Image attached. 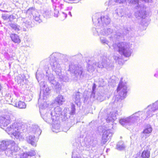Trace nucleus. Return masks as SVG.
<instances>
[{"label":"nucleus","instance_id":"nucleus-47","mask_svg":"<svg viewBox=\"0 0 158 158\" xmlns=\"http://www.w3.org/2000/svg\"><path fill=\"white\" fill-rule=\"evenodd\" d=\"M56 126H57V129H59V128H60V127L59 125L58 124H56Z\"/></svg>","mask_w":158,"mask_h":158},{"label":"nucleus","instance_id":"nucleus-4","mask_svg":"<svg viewBox=\"0 0 158 158\" xmlns=\"http://www.w3.org/2000/svg\"><path fill=\"white\" fill-rule=\"evenodd\" d=\"M69 70L71 73V78H69L67 76L61 74V72L59 74H56L58 78L61 81L69 82L72 80L76 81L80 79L83 77V68L73 63H71L69 65Z\"/></svg>","mask_w":158,"mask_h":158},{"label":"nucleus","instance_id":"nucleus-41","mask_svg":"<svg viewBox=\"0 0 158 158\" xmlns=\"http://www.w3.org/2000/svg\"><path fill=\"white\" fill-rule=\"evenodd\" d=\"M114 2L119 3H123L126 1V0H113Z\"/></svg>","mask_w":158,"mask_h":158},{"label":"nucleus","instance_id":"nucleus-1","mask_svg":"<svg viewBox=\"0 0 158 158\" xmlns=\"http://www.w3.org/2000/svg\"><path fill=\"white\" fill-rule=\"evenodd\" d=\"M146 113L144 114L142 111H139L127 118H121L119 119V123L123 126L127 128L128 126H135L138 123V120H140L139 116L142 115L141 120L148 119L154 115L155 113L158 110V100L152 104L148 105L146 109Z\"/></svg>","mask_w":158,"mask_h":158},{"label":"nucleus","instance_id":"nucleus-23","mask_svg":"<svg viewBox=\"0 0 158 158\" xmlns=\"http://www.w3.org/2000/svg\"><path fill=\"white\" fill-rule=\"evenodd\" d=\"M68 110V109H64L63 111L62 112L60 118L62 122L68 121L69 119L70 115L67 113V111Z\"/></svg>","mask_w":158,"mask_h":158},{"label":"nucleus","instance_id":"nucleus-43","mask_svg":"<svg viewBox=\"0 0 158 158\" xmlns=\"http://www.w3.org/2000/svg\"><path fill=\"white\" fill-rule=\"evenodd\" d=\"M113 57L116 60H117L119 58V57L117 56H114Z\"/></svg>","mask_w":158,"mask_h":158},{"label":"nucleus","instance_id":"nucleus-15","mask_svg":"<svg viewBox=\"0 0 158 158\" xmlns=\"http://www.w3.org/2000/svg\"><path fill=\"white\" fill-rule=\"evenodd\" d=\"M97 85L95 83H94L92 87V91L91 94L90 95V98H93L97 99L100 102L103 101L105 98L104 96V94L102 93H98L95 94V90L96 89Z\"/></svg>","mask_w":158,"mask_h":158},{"label":"nucleus","instance_id":"nucleus-44","mask_svg":"<svg viewBox=\"0 0 158 158\" xmlns=\"http://www.w3.org/2000/svg\"><path fill=\"white\" fill-rule=\"evenodd\" d=\"M64 6V5L63 4H60V7L61 9L63 8V6Z\"/></svg>","mask_w":158,"mask_h":158},{"label":"nucleus","instance_id":"nucleus-7","mask_svg":"<svg viewBox=\"0 0 158 158\" xmlns=\"http://www.w3.org/2000/svg\"><path fill=\"white\" fill-rule=\"evenodd\" d=\"M36 77L38 81L39 80L41 79L42 77L43 78H44L45 77H47L48 82L54 88V90L57 93H59L61 89V85L58 82L55 80L53 74L51 73L49 67L46 68L44 73H37Z\"/></svg>","mask_w":158,"mask_h":158},{"label":"nucleus","instance_id":"nucleus-34","mask_svg":"<svg viewBox=\"0 0 158 158\" xmlns=\"http://www.w3.org/2000/svg\"><path fill=\"white\" fill-rule=\"evenodd\" d=\"M9 26L12 28L16 32L19 33V32L20 30V27L17 24L10 23Z\"/></svg>","mask_w":158,"mask_h":158},{"label":"nucleus","instance_id":"nucleus-30","mask_svg":"<svg viewBox=\"0 0 158 158\" xmlns=\"http://www.w3.org/2000/svg\"><path fill=\"white\" fill-rule=\"evenodd\" d=\"M65 99L64 97L61 95H59L55 99L56 102L59 105H62L65 102Z\"/></svg>","mask_w":158,"mask_h":158},{"label":"nucleus","instance_id":"nucleus-35","mask_svg":"<svg viewBox=\"0 0 158 158\" xmlns=\"http://www.w3.org/2000/svg\"><path fill=\"white\" fill-rule=\"evenodd\" d=\"M33 24L30 19L27 20L23 23L22 26L23 27H25L27 28H30L32 27L33 26Z\"/></svg>","mask_w":158,"mask_h":158},{"label":"nucleus","instance_id":"nucleus-31","mask_svg":"<svg viewBox=\"0 0 158 158\" xmlns=\"http://www.w3.org/2000/svg\"><path fill=\"white\" fill-rule=\"evenodd\" d=\"M152 129L151 126L149 124H147L145 125V129L142 131L144 134H148L150 133L152 131Z\"/></svg>","mask_w":158,"mask_h":158},{"label":"nucleus","instance_id":"nucleus-20","mask_svg":"<svg viewBox=\"0 0 158 158\" xmlns=\"http://www.w3.org/2000/svg\"><path fill=\"white\" fill-rule=\"evenodd\" d=\"M41 116L44 120L48 123H50L51 121H52V115L50 112H47V111H44L42 113H40Z\"/></svg>","mask_w":158,"mask_h":158},{"label":"nucleus","instance_id":"nucleus-49","mask_svg":"<svg viewBox=\"0 0 158 158\" xmlns=\"http://www.w3.org/2000/svg\"><path fill=\"white\" fill-rule=\"evenodd\" d=\"M1 89H2V87H1V85H0V90H1Z\"/></svg>","mask_w":158,"mask_h":158},{"label":"nucleus","instance_id":"nucleus-24","mask_svg":"<svg viewBox=\"0 0 158 158\" xmlns=\"http://www.w3.org/2000/svg\"><path fill=\"white\" fill-rule=\"evenodd\" d=\"M10 37L11 40L15 43L19 44L21 42V40L19 36L15 33H11Z\"/></svg>","mask_w":158,"mask_h":158},{"label":"nucleus","instance_id":"nucleus-32","mask_svg":"<svg viewBox=\"0 0 158 158\" xmlns=\"http://www.w3.org/2000/svg\"><path fill=\"white\" fill-rule=\"evenodd\" d=\"M150 156V152L147 149L142 152L139 158H149Z\"/></svg>","mask_w":158,"mask_h":158},{"label":"nucleus","instance_id":"nucleus-37","mask_svg":"<svg viewBox=\"0 0 158 158\" xmlns=\"http://www.w3.org/2000/svg\"><path fill=\"white\" fill-rule=\"evenodd\" d=\"M122 10L119 8L116 9L114 13L116 14L117 15L121 16L122 15Z\"/></svg>","mask_w":158,"mask_h":158},{"label":"nucleus","instance_id":"nucleus-10","mask_svg":"<svg viewBox=\"0 0 158 158\" xmlns=\"http://www.w3.org/2000/svg\"><path fill=\"white\" fill-rule=\"evenodd\" d=\"M128 90L126 81L125 80L123 81V78L122 77L116 89V92L118 93V95L114 97L113 98V99L114 100V103H116L117 102H119L120 99L122 100L125 98Z\"/></svg>","mask_w":158,"mask_h":158},{"label":"nucleus","instance_id":"nucleus-45","mask_svg":"<svg viewBox=\"0 0 158 158\" xmlns=\"http://www.w3.org/2000/svg\"><path fill=\"white\" fill-rule=\"evenodd\" d=\"M154 76L156 77H158V73L155 74Z\"/></svg>","mask_w":158,"mask_h":158},{"label":"nucleus","instance_id":"nucleus-28","mask_svg":"<svg viewBox=\"0 0 158 158\" xmlns=\"http://www.w3.org/2000/svg\"><path fill=\"white\" fill-rule=\"evenodd\" d=\"M48 104L46 102H44L43 104H41L39 106L40 113L43 114L44 111H48Z\"/></svg>","mask_w":158,"mask_h":158},{"label":"nucleus","instance_id":"nucleus-2","mask_svg":"<svg viewBox=\"0 0 158 158\" xmlns=\"http://www.w3.org/2000/svg\"><path fill=\"white\" fill-rule=\"evenodd\" d=\"M102 29V31L100 32L101 35L107 36L111 35L109 39L113 43L116 42L120 40H124V37L127 34L129 35L131 31V29L126 26L123 27V30L119 28L115 32H114L113 30L110 28L105 29L104 27L103 29Z\"/></svg>","mask_w":158,"mask_h":158},{"label":"nucleus","instance_id":"nucleus-13","mask_svg":"<svg viewBox=\"0 0 158 158\" xmlns=\"http://www.w3.org/2000/svg\"><path fill=\"white\" fill-rule=\"evenodd\" d=\"M150 0H130V2L132 3H134L136 6L135 7L136 9L140 8V10L138 12L139 17L143 19H145L146 17V12L144 10V3L145 2H148Z\"/></svg>","mask_w":158,"mask_h":158},{"label":"nucleus","instance_id":"nucleus-12","mask_svg":"<svg viewBox=\"0 0 158 158\" xmlns=\"http://www.w3.org/2000/svg\"><path fill=\"white\" fill-rule=\"evenodd\" d=\"M95 15L96 16H100L96 19L95 16H93L92 19L94 23L96 25V23H97V25L100 26L102 29L110 22L111 20L107 15L101 16L99 13L96 14Z\"/></svg>","mask_w":158,"mask_h":158},{"label":"nucleus","instance_id":"nucleus-40","mask_svg":"<svg viewBox=\"0 0 158 158\" xmlns=\"http://www.w3.org/2000/svg\"><path fill=\"white\" fill-rule=\"evenodd\" d=\"M59 14V11L56 9V8L54 9V16L56 17H58V16Z\"/></svg>","mask_w":158,"mask_h":158},{"label":"nucleus","instance_id":"nucleus-3","mask_svg":"<svg viewBox=\"0 0 158 158\" xmlns=\"http://www.w3.org/2000/svg\"><path fill=\"white\" fill-rule=\"evenodd\" d=\"M102 43L104 45H108L110 48L112 46L115 51H118L121 55L125 57H129L131 54V49L129 45L125 42H120L117 44L113 43L112 41H108L106 38L103 37L100 38Z\"/></svg>","mask_w":158,"mask_h":158},{"label":"nucleus","instance_id":"nucleus-11","mask_svg":"<svg viewBox=\"0 0 158 158\" xmlns=\"http://www.w3.org/2000/svg\"><path fill=\"white\" fill-rule=\"evenodd\" d=\"M23 128V125L22 123H16L7 127L6 131L8 134L13 135L17 139H20L22 136L21 131L24 130Z\"/></svg>","mask_w":158,"mask_h":158},{"label":"nucleus","instance_id":"nucleus-22","mask_svg":"<svg viewBox=\"0 0 158 158\" xmlns=\"http://www.w3.org/2000/svg\"><path fill=\"white\" fill-rule=\"evenodd\" d=\"M12 103L11 104L14 106L18 107L20 109H25L26 107V105L25 103L21 101H18L17 100L14 101L13 102H11Z\"/></svg>","mask_w":158,"mask_h":158},{"label":"nucleus","instance_id":"nucleus-26","mask_svg":"<svg viewBox=\"0 0 158 158\" xmlns=\"http://www.w3.org/2000/svg\"><path fill=\"white\" fill-rule=\"evenodd\" d=\"M80 93L79 92H76L74 93L73 95V101L75 102V103L78 105V104H80Z\"/></svg>","mask_w":158,"mask_h":158},{"label":"nucleus","instance_id":"nucleus-51","mask_svg":"<svg viewBox=\"0 0 158 158\" xmlns=\"http://www.w3.org/2000/svg\"><path fill=\"white\" fill-rule=\"evenodd\" d=\"M56 127V125L54 127Z\"/></svg>","mask_w":158,"mask_h":158},{"label":"nucleus","instance_id":"nucleus-21","mask_svg":"<svg viewBox=\"0 0 158 158\" xmlns=\"http://www.w3.org/2000/svg\"><path fill=\"white\" fill-rule=\"evenodd\" d=\"M31 10V14L33 16L34 19L36 21L38 22L39 23L42 22V20L40 18V15L39 13L34 10L33 8H29L27 10V12H29Z\"/></svg>","mask_w":158,"mask_h":158},{"label":"nucleus","instance_id":"nucleus-27","mask_svg":"<svg viewBox=\"0 0 158 158\" xmlns=\"http://www.w3.org/2000/svg\"><path fill=\"white\" fill-rule=\"evenodd\" d=\"M94 23L95 24V23ZM96 23V25L95 24V25H96V28H92V31L94 35L95 36L99 35H101L100 32L102 31V28L98 25L97 23Z\"/></svg>","mask_w":158,"mask_h":158},{"label":"nucleus","instance_id":"nucleus-48","mask_svg":"<svg viewBox=\"0 0 158 158\" xmlns=\"http://www.w3.org/2000/svg\"><path fill=\"white\" fill-rule=\"evenodd\" d=\"M23 31H27V29L25 28H23Z\"/></svg>","mask_w":158,"mask_h":158},{"label":"nucleus","instance_id":"nucleus-19","mask_svg":"<svg viewBox=\"0 0 158 158\" xmlns=\"http://www.w3.org/2000/svg\"><path fill=\"white\" fill-rule=\"evenodd\" d=\"M112 130L110 129H107L104 131L102 137L103 144H105L109 140V138L112 136Z\"/></svg>","mask_w":158,"mask_h":158},{"label":"nucleus","instance_id":"nucleus-16","mask_svg":"<svg viewBox=\"0 0 158 158\" xmlns=\"http://www.w3.org/2000/svg\"><path fill=\"white\" fill-rule=\"evenodd\" d=\"M52 115V121L58 120L60 115L62 114L61 109L59 106H57L54 109V110L51 111Z\"/></svg>","mask_w":158,"mask_h":158},{"label":"nucleus","instance_id":"nucleus-25","mask_svg":"<svg viewBox=\"0 0 158 158\" xmlns=\"http://www.w3.org/2000/svg\"><path fill=\"white\" fill-rule=\"evenodd\" d=\"M35 152L33 150H31L30 151L22 153L21 155V158H27L29 156H34L36 154Z\"/></svg>","mask_w":158,"mask_h":158},{"label":"nucleus","instance_id":"nucleus-17","mask_svg":"<svg viewBox=\"0 0 158 158\" xmlns=\"http://www.w3.org/2000/svg\"><path fill=\"white\" fill-rule=\"evenodd\" d=\"M121 114V112H118V111L111 112L107 114L106 120L108 123H113L117 119L116 117L117 115H120Z\"/></svg>","mask_w":158,"mask_h":158},{"label":"nucleus","instance_id":"nucleus-29","mask_svg":"<svg viewBox=\"0 0 158 158\" xmlns=\"http://www.w3.org/2000/svg\"><path fill=\"white\" fill-rule=\"evenodd\" d=\"M64 109H67L68 110L67 111V113L70 114V115H73L76 112V108L75 105L72 103L71 105L70 109L68 108H65Z\"/></svg>","mask_w":158,"mask_h":158},{"label":"nucleus","instance_id":"nucleus-38","mask_svg":"<svg viewBox=\"0 0 158 158\" xmlns=\"http://www.w3.org/2000/svg\"><path fill=\"white\" fill-rule=\"evenodd\" d=\"M9 17H10V16H9V15L6 14H3L2 16V18L4 20H6L9 18Z\"/></svg>","mask_w":158,"mask_h":158},{"label":"nucleus","instance_id":"nucleus-18","mask_svg":"<svg viewBox=\"0 0 158 158\" xmlns=\"http://www.w3.org/2000/svg\"><path fill=\"white\" fill-rule=\"evenodd\" d=\"M10 122V118L8 115L0 117V127L4 129L3 127H6Z\"/></svg>","mask_w":158,"mask_h":158},{"label":"nucleus","instance_id":"nucleus-33","mask_svg":"<svg viewBox=\"0 0 158 158\" xmlns=\"http://www.w3.org/2000/svg\"><path fill=\"white\" fill-rule=\"evenodd\" d=\"M52 16L51 10L50 9L44 10L43 13V16L46 19L49 18Z\"/></svg>","mask_w":158,"mask_h":158},{"label":"nucleus","instance_id":"nucleus-9","mask_svg":"<svg viewBox=\"0 0 158 158\" xmlns=\"http://www.w3.org/2000/svg\"><path fill=\"white\" fill-rule=\"evenodd\" d=\"M28 135L27 136L26 140L29 143L33 146H36V142L37 141V139L35 136H39L41 134L42 131L37 125H32L27 129Z\"/></svg>","mask_w":158,"mask_h":158},{"label":"nucleus","instance_id":"nucleus-5","mask_svg":"<svg viewBox=\"0 0 158 158\" xmlns=\"http://www.w3.org/2000/svg\"><path fill=\"white\" fill-rule=\"evenodd\" d=\"M49 57L50 59V65L53 71L55 72L56 74L61 73V65L68 61L67 56L57 52L52 53Z\"/></svg>","mask_w":158,"mask_h":158},{"label":"nucleus","instance_id":"nucleus-14","mask_svg":"<svg viewBox=\"0 0 158 158\" xmlns=\"http://www.w3.org/2000/svg\"><path fill=\"white\" fill-rule=\"evenodd\" d=\"M46 78H47V77H45L44 78L42 77L41 79L39 80V81H38V82H39V81H40L39 83L40 87V94L42 93L43 98L44 99H45L48 96L50 91L49 88L48 87L46 82L44 81V80Z\"/></svg>","mask_w":158,"mask_h":158},{"label":"nucleus","instance_id":"nucleus-50","mask_svg":"<svg viewBox=\"0 0 158 158\" xmlns=\"http://www.w3.org/2000/svg\"><path fill=\"white\" fill-rule=\"evenodd\" d=\"M115 94H116V91H115Z\"/></svg>","mask_w":158,"mask_h":158},{"label":"nucleus","instance_id":"nucleus-42","mask_svg":"<svg viewBox=\"0 0 158 158\" xmlns=\"http://www.w3.org/2000/svg\"><path fill=\"white\" fill-rule=\"evenodd\" d=\"M9 16H10V17H9V18H8V19H9V21L11 22L14 19V16L13 15H9Z\"/></svg>","mask_w":158,"mask_h":158},{"label":"nucleus","instance_id":"nucleus-46","mask_svg":"<svg viewBox=\"0 0 158 158\" xmlns=\"http://www.w3.org/2000/svg\"><path fill=\"white\" fill-rule=\"evenodd\" d=\"M68 14L70 15V16L71 17H72V14H71V13L70 11H69L68 12Z\"/></svg>","mask_w":158,"mask_h":158},{"label":"nucleus","instance_id":"nucleus-8","mask_svg":"<svg viewBox=\"0 0 158 158\" xmlns=\"http://www.w3.org/2000/svg\"><path fill=\"white\" fill-rule=\"evenodd\" d=\"M100 61L96 63L95 60L91 62L89 61V63L88 64L87 69L89 72L94 71L96 67L100 68H105L107 69L112 68L113 66V64L111 63L110 61L105 56H101Z\"/></svg>","mask_w":158,"mask_h":158},{"label":"nucleus","instance_id":"nucleus-39","mask_svg":"<svg viewBox=\"0 0 158 158\" xmlns=\"http://www.w3.org/2000/svg\"><path fill=\"white\" fill-rule=\"evenodd\" d=\"M61 15L63 17L62 19H64L67 17V15L66 13L62 12L61 14Z\"/></svg>","mask_w":158,"mask_h":158},{"label":"nucleus","instance_id":"nucleus-6","mask_svg":"<svg viewBox=\"0 0 158 158\" xmlns=\"http://www.w3.org/2000/svg\"><path fill=\"white\" fill-rule=\"evenodd\" d=\"M20 149L18 145L11 140H3L0 143V151L5 150V153L8 156H15Z\"/></svg>","mask_w":158,"mask_h":158},{"label":"nucleus","instance_id":"nucleus-36","mask_svg":"<svg viewBox=\"0 0 158 158\" xmlns=\"http://www.w3.org/2000/svg\"><path fill=\"white\" fill-rule=\"evenodd\" d=\"M117 148L119 150H122L125 149L124 143L123 141L118 142L116 145Z\"/></svg>","mask_w":158,"mask_h":158}]
</instances>
